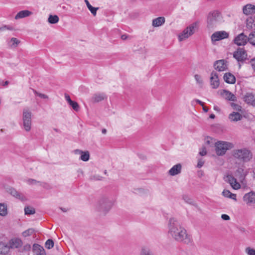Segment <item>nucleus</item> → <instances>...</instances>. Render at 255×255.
I'll return each mask as SVG.
<instances>
[{"mask_svg": "<svg viewBox=\"0 0 255 255\" xmlns=\"http://www.w3.org/2000/svg\"><path fill=\"white\" fill-rule=\"evenodd\" d=\"M168 235L175 241L189 244L192 242L191 236L182 226L179 221L174 217L170 218L167 224Z\"/></svg>", "mask_w": 255, "mask_h": 255, "instance_id": "nucleus-1", "label": "nucleus"}, {"mask_svg": "<svg viewBox=\"0 0 255 255\" xmlns=\"http://www.w3.org/2000/svg\"><path fill=\"white\" fill-rule=\"evenodd\" d=\"M232 155L235 158L243 162H248L252 158L251 152L246 148L234 150Z\"/></svg>", "mask_w": 255, "mask_h": 255, "instance_id": "nucleus-2", "label": "nucleus"}, {"mask_svg": "<svg viewBox=\"0 0 255 255\" xmlns=\"http://www.w3.org/2000/svg\"><path fill=\"white\" fill-rule=\"evenodd\" d=\"M32 113L27 108L23 110L21 128L26 132H29L32 128Z\"/></svg>", "mask_w": 255, "mask_h": 255, "instance_id": "nucleus-3", "label": "nucleus"}, {"mask_svg": "<svg viewBox=\"0 0 255 255\" xmlns=\"http://www.w3.org/2000/svg\"><path fill=\"white\" fill-rule=\"evenodd\" d=\"M113 205L114 201L112 199L103 197L99 201L96 209L98 211L106 214L111 210Z\"/></svg>", "mask_w": 255, "mask_h": 255, "instance_id": "nucleus-4", "label": "nucleus"}, {"mask_svg": "<svg viewBox=\"0 0 255 255\" xmlns=\"http://www.w3.org/2000/svg\"><path fill=\"white\" fill-rule=\"evenodd\" d=\"M197 28V22H193L189 25L178 35V41L181 42L188 38L195 33Z\"/></svg>", "mask_w": 255, "mask_h": 255, "instance_id": "nucleus-5", "label": "nucleus"}, {"mask_svg": "<svg viewBox=\"0 0 255 255\" xmlns=\"http://www.w3.org/2000/svg\"><path fill=\"white\" fill-rule=\"evenodd\" d=\"M233 147V144L229 142L218 141L215 143V151L218 156L224 155L228 150Z\"/></svg>", "mask_w": 255, "mask_h": 255, "instance_id": "nucleus-6", "label": "nucleus"}, {"mask_svg": "<svg viewBox=\"0 0 255 255\" xmlns=\"http://www.w3.org/2000/svg\"><path fill=\"white\" fill-rule=\"evenodd\" d=\"M222 18L221 14L219 10H214L210 11L207 16V22L208 26L212 27Z\"/></svg>", "mask_w": 255, "mask_h": 255, "instance_id": "nucleus-7", "label": "nucleus"}, {"mask_svg": "<svg viewBox=\"0 0 255 255\" xmlns=\"http://www.w3.org/2000/svg\"><path fill=\"white\" fill-rule=\"evenodd\" d=\"M234 57L239 62H243L247 58V53L243 48H239L233 54Z\"/></svg>", "mask_w": 255, "mask_h": 255, "instance_id": "nucleus-8", "label": "nucleus"}, {"mask_svg": "<svg viewBox=\"0 0 255 255\" xmlns=\"http://www.w3.org/2000/svg\"><path fill=\"white\" fill-rule=\"evenodd\" d=\"M249 42V36L247 37L244 33L237 35L234 39V42L238 46H244Z\"/></svg>", "mask_w": 255, "mask_h": 255, "instance_id": "nucleus-9", "label": "nucleus"}, {"mask_svg": "<svg viewBox=\"0 0 255 255\" xmlns=\"http://www.w3.org/2000/svg\"><path fill=\"white\" fill-rule=\"evenodd\" d=\"M210 83L213 89H217L220 85L218 74L214 71H212L210 74Z\"/></svg>", "mask_w": 255, "mask_h": 255, "instance_id": "nucleus-10", "label": "nucleus"}, {"mask_svg": "<svg viewBox=\"0 0 255 255\" xmlns=\"http://www.w3.org/2000/svg\"><path fill=\"white\" fill-rule=\"evenodd\" d=\"M229 37V33L225 31H220L214 32L211 36L212 41H217Z\"/></svg>", "mask_w": 255, "mask_h": 255, "instance_id": "nucleus-11", "label": "nucleus"}, {"mask_svg": "<svg viewBox=\"0 0 255 255\" xmlns=\"http://www.w3.org/2000/svg\"><path fill=\"white\" fill-rule=\"evenodd\" d=\"M7 191L11 196L21 201H25L27 200V198L22 193L19 192L15 189L12 187L8 188Z\"/></svg>", "mask_w": 255, "mask_h": 255, "instance_id": "nucleus-12", "label": "nucleus"}, {"mask_svg": "<svg viewBox=\"0 0 255 255\" xmlns=\"http://www.w3.org/2000/svg\"><path fill=\"white\" fill-rule=\"evenodd\" d=\"M225 181L229 183L234 189L238 190L241 188L240 184L232 175H227L225 178Z\"/></svg>", "mask_w": 255, "mask_h": 255, "instance_id": "nucleus-13", "label": "nucleus"}, {"mask_svg": "<svg viewBox=\"0 0 255 255\" xmlns=\"http://www.w3.org/2000/svg\"><path fill=\"white\" fill-rule=\"evenodd\" d=\"M243 200L248 205L255 204V192L252 191L246 193L243 197Z\"/></svg>", "mask_w": 255, "mask_h": 255, "instance_id": "nucleus-14", "label": "nucleus"}, {"mask_svg": "<svg viewBox=\"0 0 255 255\" xmlns=\"http://www.w3.org/2000/svg\"><path fill=\"white\" fill-rule=\"evenodd\" d=\"M214 66L216 70L220 72L225 71L228 68L227 62L224 60H220L216 61Z\"/></svg>", "mask_w": 255, "mask_h": 255, "instance_id": "nucleus-15", "label": "nucleus"}, {"mask_svg": "<svg viewBox=\"0 0 255 255\" xmlns=\"http://www.w3.org/2000/svg\"><path fill=\"white\" fill-rule=\"evenodd\" d=\"M243 13L246 15H252L255 13V5L252 4H247L243 7Z\"/></svg>", "mask_w": 255, "mask_h": 255, "instance_id": "nucleus-16", "label": "nucleus"}, {"mask_svg": "<svg viewBox=\"0 0 255 255\" xmlns=\"http://www.w3.org/2000/svg\"><path fill=\"white\" fill-rule=\"evenodd\" d=\"M32 250L34 253V255H46L43 248L38 244H34L33 245Z\"/></svg>", "mask_w": 255, "mask_h": 255, "instance_id": "nucleus-17", "label": "nucleus"}, {"mask_svg": "<svg viewBox=\"0 0 255 255\" xmlns=\"http://www.w3.org/2000/svg\"><path fill=\"white\" fill-rule=\"evenodd\" d=\"M182 166L181 164L178 163L174 165L168 171V173L171 176H175L181 171Z\"/></svg>", "mask_w": 255, "mask_h": 255, "instance_id": "nucleus-18", "label": "nucleus"}, {"mask_svg": "<svg viewBox=\"0 0 255 255\" xmlns=\"http://www.w3.org/2000/svg\"><path fill=\"white\" fill-rule=\"evenodd\" d=\"M244 100L247 103L255 106V96L252 93H247L244 97Z\"/></svg>", "mask_w": 255, "mask_h": 255, "instance_id": "nucleus-19", "label": "nucleus"}, {"mask_svg": "<svg viewBox=\"0 0 255 255\" xmlns=\"http://www.w3.org/2000/svg\"><path fill=\"white\" fill-rule=\"evenodd\" d=\"M22 241L19 239H11L9 242V245L8 246L9 248L16 249L21 246Z\"/></svg>", "mask_w": 255, "mask_h": 255, "instance_id": "nucleus-20", "label": "nucleus"}, {"mask_svg": "<svg viewBox=\"0 0 255 255\" xmlns=\"http://www.w3.org/2000/svg\"><path fill=\"white\" fill-rule=\"evenodd\" d=\"M32 14V12L28 10H23L19 11L15 16V19H18L29 16Z\"/></svg>", "mask_w": 255, "mask_h": 255, "instance_id": "nucleus-21", "label": "nucleus"}, {"mask_svg": "<svg viewBox=\"0 0 255 255\" xmlns=\"http://www.w3.org/2000/svg\"><path fill=\"white\" fill-rule=\"evenodd\" d=\"M224 81L229 84H234L236 82V78L234 75L231 73H226L224 75Z\"/></svg>", "mask_w": 255, "mask_h": 255, "instance_id": "nucleus-22", "label": "nucleus"}, {"mask_svg": "<svg viewBox=\"0 0 255 255\" xmlns=\"http://www.w3.org/2000/svg\"><path fill=\"white\" fill-rule=\"evenodd\" d=\"M229 119L232 122H237L241 120L242 116L238 112H233L229 115Z\"/></svg>", "mask_w": 255, "mask_h": 255, "instance_id": "nucleus-23", "label": "nucleus"}, {"mask_svg": "<svg viewBox=\"0 0 255 255\" xmlns=\"http://www.w3.org/2000/svg\"><path fill=\"white\" fill-rule=\"evenodd\" d=\"M165 18L163 17H159L152 20V25L154 27H158L165 22Z\"/></svg>", "mask_w": 255, "mask_h": 255, "instance_id": "nucleus-24", "label": "nucleus"}, {"mask_svg": "<svg viewBox=\"0 0 255 255\" xmlns=\"http://www.w3.org/2000/svg\"><path fill=\"white\" fill-rule=\"evenodd\" d=\"M223 95L225 98V99H227L228 100L231 101H236V96L230 91L224 90L223 93Z\"/></svg>", "mask_w": 255, "mask_h": 255, "instance_id": "nucleus-25", "label": "nucleus"}, {"mask_svg": "<svg viewBox=\"0 0 255 255\" xmlns=\"http://www.w3.org/2000/svg\"><path fill=\"white\" fill-rule=\"evenodd\" d=\"M9 251V247L2 242H0V254H6Z\"/></svg>", "mask_w": 255, "mask_h": 255, "instance_id": "nucleus-26", "label": "nucleus"}, {"mask_svg": "<svg viewBox=\"0 0 255 255\" xmlns=\"http://www.w3.org/2000/svg\"><path fill=\"white\" fill-rule=\"evenodd\" d=\"M222 195L225 197L231 198L235 201L237 200L236 194L232 193L229 190H224L222 192Z\"/></svg>", "mask_w": 255, "mask_h": 255, "instance_id": "nucleus-27", "label": "nucleus"}, {"mask_svg": "<svg viewBox=\"0 0 255 255\" xmlns=\"http://www.w3.org/2000/svg\"><path fill=\"white\" fill-rule=\"evenodd\" d=\"M105 96L104 94H95L92 97V101L94 102H99L105 99Z\"/></svg>", "mask_w": 255, "mask_h": 255, "instance_id": "nucleus-28", "label": "nucleus"}, {"mask_svg": "<svg viewBox=\"0 0 255 255\" xmlns=\"http://www.w3.org/2000/svg\"><path fill=\"white\" fill-rule=\"evenodd\" d=\"M7 214V208L4 204H0V215L5 216Z\"/></svg>", "mask_w": 255, "mask_h": 255, "instance_id": "nucleus-29", "label": "nucleus"}, {"mask_svg": "<svg viewBox=\"0 0 255 255\" xmlns=\"http://www.w3.org/2000/svg\"><path fill=\"white\" fill-rule=\"evenodd\" d=\"M85 2L87 5V7L89 9V10L91 11V12L95 16L96 15L97 13V10L98 9V8H96L93 7L90 3H89V1L88 0H85Z\"/></svg>", "mask_w": 255, "mask_h": 255, "instance_id": "nucleus-30", "label": "nucleus"}, {"mask_svg": "<svg viewBox=\"0 0 255 255\" xmlns=\"http://www.w3.org/2000/svg\"><path fill=\"white\" fill-rule=\"evenodd\" d=\"M59 18L56 15H50L48 18V21L51 24H55L59 21Z\"/></svg>", "mask_w": 255, "mask_h": 255, "instance_id": "nucleus-31", "label": "nucleus"}, {"mask_svg": "<svg viewBox=\"0 0 255 255\" xmlns=\"http://www.w3.org/2000/svg\"><path fill=\"white\" fill-rule=\"evenodd\" d=\"M90 154L89 151H84L80 157V159L83 161H87L89 160Z\"/></svg>", "mask_w": 255, "mask_h": 255, "instance_id": "nucleus-32", "label": "nucleus"}, {"mask_svg": "<svg viewBox=\"0 0 255 255\" xmlns=\"http://www.w3.org/2000/svg\"><path fill=\"white\" fill-rule=\"evenodd\" d=\"M254 19L253 17H250L247 19V27L249 29H252L253 28V26L255 25Z\"/></svg>", "mask_w": 255, "mask_h": 255, "instance_id": "nucleus-33", "label": "nucleus"}, {"mask_svg": "<svg viewBox=\"0 0 255 255\" xmlns=\"http://www.w3.org/2000/svg\"><path fill=\"white\" fill-rule=\"evenodd\" d=\"M249 42L255 46V31L252 32L249 35Z\"/></svg>", "mask_w": 255, "mask_h": 255, "instance_id": "nucleus-34", "label": "nucleus"}, {"mask_svg": "<svg viewBox=\"0 0 255 255\" xmlns=\"http://www.w3.org/2000/svg\"><path fill=\"white\" fill-rule=\"evenodd\" d=\"M140 255H153L151 252L150 251L149 249L145 248L143 247L141 249V252L140 253Z\"/></svg>", "mask_w": 255, "mask_h": 255, "instance_id": "nucleus-35", "label": "nucleus"}, {"mask_svg": "<svg viewBox=\"0 0 255 255\" xmlns=\"http://www.w3.org/2000/svg\"><path fill=\"white\" fill-rule=\"evenodd\" d=\"M24 212L26 215H31L35 213V210L31 207H26L24 208Z\"/></svg>", "mask_w": 255, "mask_h": 255, "instance_id": "nucleus-36", "label": "nucleus"}, {"mask_svg": "<svg viewBox=\"0 0 255 255\" xmlns=\"http://www.w3.org/2000/svg\"><path fill=\"white\" fill-rule=\"evenodd\" d=\"M34 232V230L32 228L28 229L22 233V235L24 237H26L31 235Z\"/></svg>", "mask_w": 255, "mask_h": 255, "instance_id": "nucleus-37", "label": "nucleus"}, {"mask_svg": "<svg viewBox=\"0 0 255 255\" xmlns=\"http://www.w3.org/2000/svg\"><path fill=\"white\" fill-rule=\"evenodd\" d=\"M194 78L197 84H198L200 85H202L203 84V81L202 77L200 75L198 74H195L194 75Z\"/></svg>", "mask_w": 255, "mask_h": 255, "instance_id": "nucleus-38", "label": "nucleus"}, {"mask_svg": "<svg viewBox=\"0 0 255 255\" xmlns=\"http://www.w3.org/2000/svg\"><path fill=\"white\" fill-rule=\"evenodd\" d=\"M32 90L35 95L39 96L41 98H42V99H48V96L45 94L40 93L33 89H32Z\"/></svg>", "mask_w": 255, "mask_h": 255, "instance_id": "nucleus-39", "label": "nucleus"}, {"mask_svg": "<svg viewBox=\"0 0 255 255\" xmlns=\"http://www.w3.org/2000/svg\"><path fill=\"white\" fill-rule=\"evenodd\" d=\"M245 253L248 255H255V250L250 247H247L245 249Z\"/></svg>", "mask_w": 255, "mask_h": 255, "instance_id": "nucleus-40", "label": "nucleus"}, {"mask_svg": "<svg viewBox=\"0 0 255 255\" xmlns=\"http://www.w3.org/2000/svg\"><path fill=\"white\" fill-rule=\"evenodd\" d=\"M54 246V242L51 239H48L45 243V247L48 249H51Z\"/></svg>", "mask_w": 255, "mask_h": 255, "instance_id": "nucleus-41", "label": "nucleus"}, {"mask_svg": "<svg viewBox=\"0 0 255 255\" xmlns=\"http://www.w3.org/2000/svg\"><path fill=\"white\" fill-rule=\"evenodd\" d=\"M25 182L29 185H35L37 183H39L40 182L39 181H38L35 179H31V178H29V179H26L25 180Z\"/></svg>", "mask_w": 255, "mask_h": 255, "instance_id": "nucleus-42", "label": "nucleus"}, {"mask_svg": "<svg viewBox=\"0 0 255 255\" xmlns=\"http://www.w3.org/2000/svg\"><path fill=\"white\" fill-rule=\"evenodd\" d=\"M231 106L232 107V108L237 111L240 112L242 111V107L237 104H235L234 103H231Z\"/></svg>", "mask_w": 255, "mask_h": 255, "instance_id": "nucleus-43", "label": "nucleus"}, {"mask_svg": "<svg viewBox=\"0 0 255 255\" xmlns=\"http://www.w3.org/2000/svg\"><path fill=\"white\" fill-rule=\"evenodd\" d=\"M11 43V47H16L17 45L19 43L20 41L16 38L13 37L11 38L10 41Z\"/></svg>", "mask_w": 255, "mask_h": 255, "instance_id": "nucleus-44", "label": "nucleus"}, {"mask_svg": "<svg viewBox=\"0 0 255 255\" xmlns=\"http://www.w3.org/2000/svg\"><path fill=\"white\" fill-rule=\"evenodd\" d=\"M69 105L75 111H78L79 110V106L77 102L72 101V103L69 104Z\"/></svg>", "mask_w": 255, "mask_h": 255, "instance_id": "nucleus-45", "label": "nucleus"}, {"mask_svg": "<svg viewBox=\"0 0 255 255\" xmlns=\"http://www.w3.org/2000/svg\"><path fill=\"white\" fill-rule=\"evenodd\" d=\"M204 164V161L202 159H199L198 160V164L197 167L199 168L202 167Z\"/></svg>", "mask_w": 255, "mask_h": 255, "instance_id": "nucleus-46", "label": "nucleus"}, {"mask_svg": "<svg viewBox=\"0 0 255 255\" xmlns=\"http://www.w3.org/2000/svg\"><path fill=\"white\" fill-rule=\"evenodd\" d=\"M206 154H207V151H206V148L205 147H202L199 152V154L201 156H204V155H206Z\"/></svg>", "mask_w": 255, "mask_h": 255, "instance_id": "nucleus-47", "label": "nucleus"}, {"mask_svg": "<svg viewBox=\"0 0 255 255\" xmlns=\"http://www.w3.org/2000/svg\"><path fill=\"white\" fill-rule=\"evenodd\" d=\"M221 218L223 220L226 221L229 220L230 219L229 216L226 214H222L221 215Z\"/></svg>", "mask_w": 255, "mask_h": 255, "instance_id": "nucleus-48", "label": "nucleus"}, {"mask_svg": "<svg viewBox=\"0 0 255 255\" xmlns=\"http://www.w3.org/2000/svg\"><path fill=\"white\" fill-rule=\"evenodd\" d=\"M65 98L66 99V100L67 101V102L68 103V104H71V103H72V101L70 99V96L67 95V94H65Z\"/></svg>", "mask_w": 255, "mask_h": 255, "instance_id": "nucleus-49", "label": "nucleus"}, {"mask_svg": "<svg viewBox=\"0 0 255 255\" xmlns=\"http://www.w3.org/2000/svg\"><path fill=\"white\" fill-rule=\"evenodd\" d=\"M84 151L81 150L80 149H76L74 151V152L76 154H79L81 155L83 153Z\"/></svg>", "mask_w": 255, "mask_h": 255, "instance_id": "nucleus-50", "label": "nucleus"}, {"mask_svg": "<svg viewBox=\"0 0 255 255\" xmlns=\"http://www.w3.org/2000/svg\"><path fill=\"white\" fill-rule=\"evenodd\" d=\"M251 64L253 68L255 71V59H253L251 61Z\"/></svg>", "mask_w": 255, "mask_h": 255, "instance_id": "nucleus-51", "label": "nucleus"}, {"mask_svg": "<svg viewBox=\"0 0 255 255\" xmlns=\"http://www.w3.org/2000/svg\"><path fill=\"white\" fill-rule=\"evenodd\" d=\"M39 183L41 186H42V187H43L45 188L48 189L49 188V186L48 184H47L46 183Z\"/></svg>", "mask_w": 255, "mask_h": 255, "instance_id": "nucleus-52", "label": "nucleus"}, {"mask_svg": "<svg viewBox=\"0 0 255 255\" xmlns=\"http://www.w3.org/2000/svg\"><path fill=\"white\" fill-rule=\"evenodd\" d=\"M94 179L96 180H101L102 179V177L99 175H96L94 176Z\"/></svg>", "mask_w": 255, "mask_h": 255, "instance_id": "nucleus-53", "label": "nucleus"}, {"mask_svg": "<svg viewBox=\"0 0 255 255\" xmlns=\"http://www.w3.org/2000/svg\"><path fill=\"white\" fill-rule=\"evenodd\" d=\"M128 35H127V34H123L121 36V38L123 39V40H126L128 38Z\"/></svg>", "mask_w": 255, "mask_h": 255, "instance_id": "nucleus-54", "label": "nucleus"}, {"mask_svg": "<svg viewBox=\"0 0 255 255\" xmlns=\"http://www.w3.org/2000/svg\"><path fill=\"white\" fill-rule=\"evenodd\" d=\"M196 102H197L198 104H200V105L201 106H204V103H203L202 101H201L200 100H196Z\"/></svg>", "mask_w": 255, "mask_h": 255, "instance_id": "nucleus-55", "label": "nucleus"}, {"mask_svg": "<svg viewBox=\"0 0 255 255\" xmlns=\"http://www.w3.org/2000/svg\"><path fill=\"white\" fill-rule=\"evenodd\" d=\"M203 107V110H204V111L205 112H207L208 111V108L206 107H205V106H202Z\"/></svg>", "mask_w": 255, "mask_h": 255, "instance_id": "nucleus-56", "label": "nucleus"}, {"mask_svg": "<svg viewBox=\"0 0 255 255\" xmlns=\"http://www.w3.org/2000/svg\"><path fill=\"white\" fill-rule=\"evenodd\" d=\"M8 82L7 81H6L4 83L2 82V85L3 86H6V85H8Z\"/></svg>", "mask_w": 255, "mask_h": 255, "instance_id": "nucleus-57", "label": "nucleus"}, {"mask_svg": "<svg viewBox=\"0 0 255 255\" xmlns=\"http://www.w3.org/2000/svg\"><path fill=\"white\" fill-rule=\"evenodd\" d=\"M102 133L103 134H106L107 133V130L105 128H103L102 130Z\"/></svg>", "mask_w": 255, "mask_h": 255, "instance_id": "nucleus-58", "label": "nucleus"}, {"mask_svg": "<svg viewBox=\"0 0 255 255\" xmlns=\"http://www.w3.org/2000/svg\"><path fill=\"white\" fill-rule=\"evenodd\" d=\"M214 109L216 111H219V108L217 106H214Z\"/></svg>", "mask_w": 255, "mask_h": 255, "instance_id": "nucleus-59", "label": "nucleus"}, {"mask_svg": "<svg viewBox=\"0 0 255 255\" xmlns=\"http://www.w3.org/2000/svg\"><path fill=\"white\" fill-rule=\"evenodd\" d=\"M210 118L211 119H214V118H215V115H214V114H211V115H210Z\"/></svg>", "mask_w": 255, "mask_h": 255, "instance_id": "nucleus-60", "label": "nucleus"}, {"mask_svg": "<svg viewBox=\"0 0 255 255\" xmlns=\"http://www.w3.org/2000/svg\"><path fill=\"white\" fill-rule=\"evenodd\" d=\"M241 231L244 232L245 231V229L244 228H242L240 229Z\"/></svg>", "mask_w": 255, "mask_h": 255, "instance_id": "nucleus-61", "label": "nucleus"}, {"mask_svg": "<svg viewBox=\"0 0 255 255\" xmlns=\"http://www.w3.org/2000/svg\"><path fill=\"white\" fill-rule=\"evenodd\" d=\"M206 142H207L208 144H210V141H209V140H207L206 141Z\"/></svg>", "mask_w": 255, "mask_h": 255, "instance_id": "nucleus-62", "label": "nucleus"}, {"mask_svg": "<svg viewBox=\"0 0 255 255\" xmlns=\"http://www.w3.org/2000/svg\"><path fill=\"white\" fill-rule=\"evenodd\" d=\"M61 209L63 211H64V212H65V211H66L65 210H64V209H62V208H61Z\"/></svg>", "mask_w": 255, "mask_h": 255, "instance_id": "nucleus-63", "label": "nucleus"}, {"mask_svg": "<svg viewBox=\"0 0 255 255\" xmlns=\"http://www.w3.org/2000/svg\"><path fill=\"white\" fill-rule=\"evenodd\" d=\"M105 174H106L107 173V171L105 170V172H104Z\"/></svg>", "mask_w": 255, "mask_h": 255, "instance_id": "nucleus-64", "label": "nucleus"}]
</instances>
